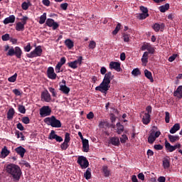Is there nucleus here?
Masks as SVG:
<instances>
[{"label": "nucleus", "instance_id": "obj_1", "mask_svg": "<svg viewBox=\"0 0 182 182\" xmlns=\"http://www.w3.org/2000/svg\"><path fill=\"white\" fill-rule=\"evenodd\" d=\"M114 77V75H112V72H108L105 75V77L102 83L100 84L99 86L95 87V90H98L99 92L104 93L105 95L107 94V90L110 87L111 80Z\"/></svg>", "mask_w": 182, "mask_h": 182}, {"label": "nucleus", "instance_id": "obj_2", "mask_svg": "<svg viewBox=\"0 0 182 182\" xmlns=\"http://www.w3.org/2000/svg\"><path fill=\"white\" fill-rule=\"evenodd\" d=\"M6 172L11 175L14 181H18L22 176L21 167L16 164H10L6 167Z\"/></svg>", "mask_w": 182, "mask_h": 182}, {"label": "nucleus", "instance_id": "obj_3", "mask_svg": "<svg viewBox=\"0 0 182 182\" xmlns=\"http://www.w3.org/2000/svg\"><path fill=\"white\" fill-rule=\"evenodd\" d=\"M44 122L47 124L48 126H50L54 128H60L62 127V123L60 120L56 119L54 115H52L51 117H46L44 119Z\"/></svg>", "mask_w": 182, "mask_h": 182}, {"label": "nucleus", "instance_id": "obj_4", "mask_svg": "<svg viewBox=\"0 0 182 182\" xmlns=\"http://www.w3.org/2000/svg\"><path fill=\"white\" fill-rule=\"evenodd\" d=\"M22 54L23 51L21 47L16 46L15 48H13V47H11V48L9 50V52L6 55L9 56L15 55L16 58L21 59Z\"/></svg>", "mask_w": 182, "mask_h": 182}, {"label": "nucleus", "instance_id": "obj_5", "mask_svg": "<svg viewBox=\"0 0 182 182\" xmlns=\"http://www.w3.org/2000/svg\"><path fill=\"white\" fill-rule=\"evenodd\" d=\"M43 53L41 46H36L35 49L30 52L28 54H26V57L28 58H37L38 56H41Z\"/></svg>", "mask_w": 182, "mask_h": 182}, {"label": "nucleus", "instance_id": "obj_6", "mask_svg": "<svg viewBox=\"0 0 182 182\" xmlns=\"http://www.w3.org/2000/svg\"><path fill=\"white\" fill-rule=\"evenodd\" d=\"M77 163L80 164L82 169H85L89 166V161L86 157H84V156H80Z\"/></svg>", "mask_w": 182, "mask_h": 182}, {"label": "nucleus", "instance_id": "obj_7", "mask_svg": "<svg viewBox=\"0 0 182 182\" xmlns=\"http://www.w3.org/2000/svg\"><path fill=\"white\" fill-rule=\"evenodd\" d=\"M51 112L52 109L49 106H43L39 109V114L41 117L50 116Z\"/></svg>", "mask_w": 182, "mask_h": 182}, {"label": "nucleus", "instance_id": "obj_8", "mask_svg": "<svg viewBox=\"0 0 182 182\" xmlns=\"http://www.w3.org/2000/svg\"><path fill=\"white\" fill-rule=\"evenodd\" d=\"M83 60L82 56H79L77 60H75L74 61L68 63V65L72 69H77V65H81Z\"/></svg>", "mask_w": 182, "mask_h": 182}, {"label": "nucleus", "instance_id": "obj_9", "mask_svg": "<svg viewBox=\"0 0 182 182\" xmlns=\"http://www.w3.org/2000/svg\"><path fill=\"white\" fill-rule=\"evenodd\" d=\"M181 147V145L180 143L176 144V145L175 146H172L167 140L165 141V148L169 152H173L176 151L178 148L179 149Z\"/></svg>", "mask_w": 182, "mask_h": 182}, {"label": "nucleus", "instance_id": "obj_10", "mask_svg": "<svg viewBox=\"0 0 182 182\" xmlns=\"http://www.w3.org/2000/svg\"><path fill=\"white\" fill-rule=\"evenodd\" d=\"M46 25L49 27H53V30H57L58 28L60 26L59 23L58 22H55L53 19L51 18H48L46 21Z\"/></svg>", "mask_w": 182, "mask_h": 182}, {"label": "nucleus", "instance_id": "obj_11", "mask_svg": "<svg viewBox=\"0 0 182 182\" xmlns=\"http://www.w3.org/2000/svg\"><path fill=\"white\" fill-rule=\"evenodd\" d=\"M41 97V100L46 102V103H50V102H51L52 100L51 95L47 90L42 92Z\"/></svg>", "mask_w": 182, "mask_h": 182}, {"label": "nucleus", "instance_id": "obj_12", "mask_svg": "<svg viewBox=\"0 0 182 182\" xmlns=\"http://www.w3.org/2000/svg\"><path fill=\"white\" fill-rule=\"evenodd\" d=\"M48 139H50V140L55 139L58 143H61V141H63L62 136H60L58 134H55V132L54 130L50 131V132L49 134Z\"/></svg>", "mask_w": 182, "mask_h": 182}, {"label": "nucleus", "instance_id": "obj_13", "mask_svg": "<svg viewBox=\"0 0 182 182\" xmlns=\"http://www.w3.org/2000/svg\"><path fill=\"white\" fill-rule=\"evenodd\" d=\"M65 63H66V58L65 57H62L60 60V62H58V64L56 65V66L55 68V71L57 73H59L62 72L63 70H61V68ZM60 70H61V71H60Z\"/></svg>", "mask_w": 182, "mask_h": 182}, {"label": "nucleus", "instance_id": "obj_14", "mask_svg": "<svg viewBox=\"0 0 182 182\" xmlns=\"http://www.w3.org/2000/svg\"><path fill=\"white\" fill-rule=\"evenodd\" d=\"M62 83H60V92H63L65 95H68L69 92H70V89L69 87L66 85V80H63Z\"/></svg>", "mask_w": 182, "mask_h": 182}, {"label": "nucleus", "instance_id": "obj_15", "mask_svg": "<svg viewBox=\"0 0 182 182\" xmlns=\"http://www.w3.org/2000/svg\"><path fill=\"white\" fill-rule=\"evenodd\" d=\"M47 75L52 80H55L57 77V74L54 71V68L53 67H49L47 70Z\"/></svg>", "mask_w": 182, "mask_h": 182}, {"label": "nucleus", "instance_id": "obj_16", "mask_svg": "<svg viewBox=\"0 0 182 182\" xmlns=\"http://www.w3.org/2000/svg\"><path fill=\"white\" fill-rule=\"evenodd\" d=\"M121 64L118 62H110L109 63V69L110 70H115L117 72L121 71Z\"/></svg>", "mask_w": 182, "mask_h": 182}, {"label": "nucleus", "instance_id": "obj_17", "mask_svg": "<svg viewBox=\"0 0 182 182\" xmlns=\"http://www.w3.org/2000/svg\"><path fill=\"white\" fill-rule=\"evenodd\" d=\"M166 27L165 23H155L154 25L152 26L153 29L156 31V32H159V30L161 31H163L164 30V28Z\"/></svg>", "mask_w": 182, "mask_h": 182}, {"label": "nucleus", "instance_id": "obj_18", "mask_svg": "<svg viewBox=\"0 0 182 182\" xmlns=\"http://www.w3.org/2000/svg\"><path fill=\"white\" fill-rule=\"evenodd\" d=\"M14 151L20 156L21 158H23L25 154L26 153V149L22 146H18L14 149Z\"/></svg>", "mask_w": 182, "mask_h": 182}, {"label": "nucleus", "instance_id": "obj_19", "mask_svg": "<svg viewBox=\"0 0 182 182\" xmlns=\"http://www.w3.org/2000/svg\"><path fill=\"white\" fill-rule=\"evenodd\" d=\"M151 115L145 112L141 119L143 124L145 125H147L151 122Z\"/></svg>", "mask_w": 182, "mask_h": 182}, {"label": "nucleus", "instance_id": "obj_20", "mask_svg": "<svg viewBox=\"0 0 182 182\" xmlns=\"http://www.w3.org/2000/svg\"><path fill=\"white\" fill-rule=\"evenodd\" d=\"M16 21V16L14 15H10L9 17L5 18L4 21V23L5 25L9 24V23H14Z\"/></svg>", "mask_w": 182, "mask_h": 182}, {"label": "nucleus", "instance_id": "obj_21", "mask_svg": "<svg viewBox=\"0 0 182 182\" xmlns=\"http://www.w3.org/2000/svg\"><path fill=\"white\" fill-rule=\"evenodd\" d=\"M109 143L115 146H119L120 145L119 137L117 136L111 137L109 139Z\"/></svg>", "mask_w": 182, "mask_h": 182}, {"label": "nucleus", "instance_id": "obj_22", "mask_svg": "<svg viewBox=\"0 0 182 182\" xmlns=\"http://www.w3.org/2000/svg\"><path fill=\"white\" fill-rule=\"evenodd\" d=\"M10 153H11V151H9V150L7 149V147L4 146L1 150V152L0 154V158L5 159L6 156H8L9 155Z\"/></svg>", "mask_w": 182, "mask_h": 182}, {"label": "nucleus", "instance_id": "obj_23", "mask_svg": "<svg viewBox=\"0 0 182 182\" xmlns=\"http://www.w3.org/2000/svg\"><path fill=\"white\" fill-rule=\"evenodd\" d=\"M83 151L87 153L90 149L89 141L87 139H83L82 141Z\"/></svg>", "mask_w": 182, "mask_h": 182}, {"label": "nucleus", "instance_id": "obj_24", "mask_svg": "<svg viewBox=\"0 0 182 182\" xmlns=\"http://www.w3.org/2000/svg\"><path fill=\"white\" fill-rule=\"evenodd\" d=\"M144 75H145V77L146 78H148V80L151 82H154V78H153V75H152V73L149 71L148 69H145V71H144Z\"/></svg>", "mask_w": 182, "mask_h": 182}, {"label": "nucleus", "instance_id": "obj_25", "mask_svg": "<svg viewBox=\"0 0 182 182\" xmlns=\"http://www.w3.org/2000/svg\"><path fill=\"white\" fill-rule=\"evenodd\" d=\"M181 129L180 124L176 123L175 124L172 128L170 129V134H176L178 130Z\"/></svg>", "mask_w": 182, "mask_h": 182}, {"label": "nucleus", "instance_id": "obj_26", "mask_svg": "<svg viewBox=\"0 0 182 182\" xmlns=\"http://www.w3.org/2000/svg\"><path fill=\"white\" fill-rule=\"evenodd\" d=\"M64 43L68 49H72L74 47V41L70 38L66 39L64 41Z\"/></svg>", "mask_w": 182, "mask_h": 182}, {"label": "nucleus", "instance_id": "obj_27", "mask_svg": "<svg viewBox=\"0 0 182 182\" xmlns=\"http://www.w3.org/2000/svg\"><path fill=\"white\" fill-rule=\"evenodd\" d=\"M156 137L154 136V131H152L151 134H149V136L148 137V143L149 144H153L154 141H156Z\"/></svg>", "mask_w": 182, "mask_h": 182}, {"label": "nucleus", "instance_id": "obj_28", "mask_svg": "<svg viewBox=\"0 0 182 182\" xmlns=\"http://www.w3.org/2000/svg\"><path fill=\"white\" fill-rule=\"evenodd\" d=\"M14 114H15L14 109V108L9 109V112H7V119L12 120Z\"/></svg>", "mask_w": 182, "mask_h": 182}, {"label": "nucleus", "instance_id": "obj_29", "mask_svg": "<svg viewBox=\"0 0 182 182\" xmlns=\"http://www.w3.org/2000/svg\"><path fill=\"white\" fill-rule=\"evenodd\" d=\"M142 63H145L147 64L149 62V52L148 51H145L144 53V55L141 59Z\"/></svg>", "mask_w": 182, "mask_h": 182}, {"label": "nucleus", "instance_id": "obj_30", "mask_svg": "<svg viewBox=\"0 0 182 182\" xmlns=\"http://www.w3.org/2000/svg\"><path fill=\"white\" fill-rule=\"evenodd\" d=\"M168 139L170 141V143H176V141H178L180 139V137L178 135H168Z\"/></svg>", "mask_w": 182, "mask_h": 182}, {"label": "nucleus", "instance_id": "obj_31", "mask_svg": "<svg viewBox=\"0 0 182 182\" xmlns=\"http://www.w3.org/2000/svg\"><path fill=\"white\" fill-rule=\"evenodd\" d=\"M15 29L17 31H25V26L22 24V22H18L16 24Z\"/></svg>", "mask_w": 182, "mask_h": 182}, {"label": "nucleus", "instance_id": "obj_32", "mask_svg": "<svg viewBox=\"0 0 182 182\" xmlns=\"http://www.w3.org/2000/svg\"><path fill=\"white\" fill-rule=\"evenodd\" d=\"M170 159L168 157L165 158L163 160V167L164 168H168L170 167Z\"/></svg>", "mask_w": 182, "mask_h": 182}, {"label": "nucleus", "instance_id": "obj_33", "mask_svg": "<svg viewBox=\"0 0 182 182\" xmlns=\"http://www.w3.org/2000/svg\"><path fill=\"white\" fill-rule=\"evenodd\" d=\"M117 129V132L118 134H122V133H123L124 132V126L122 124H121L120 122H118L116 124Z\"/></svg>", "mask_w": 182, "mask_h": 182}, {"label": "nucleus", "instance_id": "obj_34", "mask_svg": "<svg viewBox=\"0 0 182 182\" xmlns=\"http://www.w3.org/2000/svg\"><path fill=\"white\" fill-rule=\"evenodd\" d=\"M102 173H104L105 177H108L110 176V171L108 169L107 166H102Z\"/></svg>", "mask_w": 182, "mask_h": 182}, {"label": "nucleus", "instance_id": "obj_35", "mask_svg": "<svg viewBox=\"0 0 182 182\" xmlns=\"http://www.w3.org/2000/svg\"><path fill=\"white\" fill-rule=\"evenodd\" d=\"M170 6L168 4H166L165 5H162L159 6V11L161 13H165L168 10Z\"/></svg>", "mask_w": 182, "mask_h": 182}, {"label": "nucleus", "instance_id": "obj_36", "mask_svg": "<svg viewBox=\"0 0 182 182\" xmlns=\"http://www.w3.org/2000/svg\"><path fill=\"white\" fill-rule=\"evenodd\" d=\"M46 20H47V14L46 12H44V14L40 16L39 24L45 23Z\"/></svg>", "mask_w": 182, "mask_h": 182}, {"label": "nucleus", "instance_id": "obj_37", "mask_svg": "<svg viewBox=\"0 0 182 182\" xmlns=\"http://www.w3.org/2000/svg\"><path fill=\"white\" fill-rule=\"evenodd\" d=\"M84 176H85L86 180H89V179L91 178L92 173H91V168H87L86 171L84 173Z\"/></svg>", "mask_w": 182, "mask_h": 182}, {"label": "nucleus", "instance_id": "obj_38", "mask_svg": "<svg viewBox=\"0 0 182 182\" xmlns=\"http://www.w3.org/2000/svg\"><path fill=\"white\" fill-rule=\"evenodd\" d=\"M15 134H16L17 139L21 138V141L25 140V136L22 134V132H21L19 131H16Z\"/></svg>", "mask_w": 182, "mask_h": 182}, {"label": "nucleus", "instance_id": "obj_39", "mask_svg": "<svg viewBox=\"0 0 182 182\" xmlns=\"http://www.w3.org/2000/svg\"><path fill=\"white\" fill-rule=\"evenodd\" d=\"M49 92L52 94L53 97H58V92L55 89L52 88V87H48Z\"/></svg>", "mask_w": 182, "mask_h": 182}, {"label": "nucleus", "instance_id": "obj_40", "mask_svg": "<svg viewBox=\"0 0 182 182\" xmlns=\"http://www.w3.org/2000/svg\"><path fill=\"white\" fill-rule=\"evenodd\" d=\"M178 94L181 95V98H182V85L178 86L177 90L173 92L174 96H177Z\"/></svg>", "mask_w": 182, "mask_h": 182}, {"label": "nucleus", "instance_id": "obj_41", "mask_svg": "<svg viewBox=\"0 0 182 182\" xmlns=\"http://www.w3.org/2000/svg\"><path fill=\"white\" fill-rule=\"evenodd\" d=\"M122 25L120 23H117V26L115 27V29L112 31V35L116 36L117 33L121 30Z\"/></svg>", "mask_w": 182, "mask_h": 182}, {"label": "nucleus", "instance_id": "obj_42", "mask_svg": "<svg viewBox=\"0 0 182 182\" xmlns=\"http://www.w3.org/2000/svg\"><path fill=\"white\" fill-rule=\"evenodd\" d=\"M132 75L134 76H139L141 75V73L139 68H134L132 70Z\"/></svg>", "mask_w": 182, "mask_h": 182}, {"label": "nucleus", "instance_id": "obj_43", "mask_svg": "<svg viewBox=\"0 0 182 182\" xmlns=\"http://www.w3.org/2000/svg\"><path fill=\"white\" fill-rule=\"evenodd\" d=\"M130 38H131V35L127 33H123V39L124 42H129L130 41Z\"/></svg>", "mask_w": 182, "mask_h": 182}, {"label": "nucleus", "instance_id": "obj_44", "mask_svg": "<svg viewBox=\"0 0 182 182\" xmlns=\"http://www.w3.org/2000/svg\"><path fill=\"white\" fill-rule=\"evenodd\" d=\"M17 73H14V75H11V77H9L8 80L10 82H15L17 80Z\"/></svg>", "mask_w": 182, "mask_h": 182}, {"label": "nucleus", "instance_id": "obj_45", "mask_svg": "<svg viewBox=\"0 0 182 182\" xmlns=\"http://www.w3.org/2000/svg\"><path fill=\"white\" fill-rule=\"evenodd\" d=\"M70 141V134L69 132H65L64 142L69 144Z\"/></svg>", "mask_w": 182, "mask_h": 182}, {"label": "nucleus", "instance_id": "obj_46", "mask_svg": "<svg viewBox=\"0 0 182 182\" xmlns=\"http://www.w3.org/2000/svg\"><path fill=\"white\" fill-rule=\"evenodd\" d=\"M149 16V14H144V13H142V14H140L139 15L138 18H139V20H144V19H146V18H148Z\"/></svg>", "mask_w": 182, "mask_h": 182}, {"label": "nucleus", "instance_id": "obj_47", "mask_svg": "<svg viewBox=\"0 0 182 182\" xmlns=\"http://www.w3.org/2000/svg\"><path fill=\"white\" fill-rule=\"evenodd\" d=\"M147 50H148V53L154 54V53H155L154 47H153L151 45H150V43H149Z\"/></svg>", "mask_w": 182, "mask_h": 182}, {"label": "nucleus", "instance_id": "obj_48", "mask_svg": "<svg viewBox=\"0 0 182 182\" xmlns=\"http://www.w3.org/2000/svg\"><path fill=\"white\" fill-rule=\"evenodd\" d=\"M18 112H21L22 114H25V113L26 112V109L24 106L19 105L18 106Z\"/></svg>", "mask_w": 182, "mask_h": 182}, {"label": "nucleus", "instance_id": "obj_49", "mask_svg": "<svg viewBox=\"0 0 182 182\" xmlns=\"http://www.w3.org/2000/svg\"><path fill=\"white\" fill-rule=\"evenodd\" d=\"M68 146H69L67 142H65V141L63 143H62L61 145H60V148L63 151L67 150Z\"/></svg>", "mask_w": 182, "mask_h": 182}, {"label": "nucleus", "instance_id": "obj_50", "mask_svg": "<svg viewBox=\"0 0 182 182\" xmlns=\"http://www.w3.org/2000/svg\"><path fill=\"white\" fill-rule=\"evenodd\" d=\"M1 39L3 41H8L10 39V35L9 33H6L1 36Z\"/></svg>", "mask_w": 182, "mask_h": 182}, {"label": "nucleus", "instance_id": "obj_51", "mask_svg": "<svg viewBox=\"0 0 182 182\" xmlns=\"http://www.w3.org/2000/svg\"><path fill=\"white\" fill-rule=\"evenodd\" d=\"M31 49L32 46L30 43H28L26 46H24V51L26 53H29Z\"/></svg>", "mask_w": 182, "mask_h": 182}, {"label": "nucleus", "instance_id": "obj_52", "mask_svg": "<svg viewBox=\"0 0 182 182\" xmlns=\"http://www.w3.org/2000/svg\"><path fill=\"white\" fill-rule=\"evenodd\" d=\"M127 140H128V138L126 134H123L122 137L120 138V141L122 144H126Z\"/></svg>", "mask_w": 182, "mask_h": 182}, {"label": "nucleus", "instance_id": "obj_53", "mask_svg": "<svg viewBox=\"0 0 182 182\" xmlns=\"http://www.w3.org/2000/svg\"><path fill=\"white\" fill-rule=\"evenodd\" d=\"M28 20V16H23V18H21V23L23 25V26H25V25L27 24Z\"/></svg>", "mask_w": 182, "mask_h": 182}, {"label": "nucleus", "instance_id": "obj_54", "mask_svg": "<svg viewBox=\"0 0 182 182\" xmlns=\"http://www.w3.org/2000/svg\"><path fill=\"white\" fill-rule=\"evenodd\" d=\"M165 122L166 123L170 122V114L168 112H165Z\"/></svg>", "mask_w": 182, "mask_h": 182}, {"label": "nucleus", "instance_id": "obj_55", "mask_svg": "<svg viewBox=\"0 0 182 182\" xmlns=\"http://www.w3.org/2000/svg\"><path fill=\"white\" fill-rule=\"evenodd\" d=\"M140 10L142 13H144L145 14H149V9L147 8H145V6H141Z\"/></svg>", "mask_w": 182, "mask_h": 182}, {"label": "nucleus", "instance_id": "obj_56", "mask_svg": "<svg viewBox=\"0 0 182 182\" xmlns=\"http://www.w3.org/2000/svg\"><path fill=\"white\" fill-rule=\"evenodd\" d=\"M89 48H90V49H94V48H96V43H95V41H91L90 42Z\"/></svg>", "mask_w": 182, "mask_h": 182}, {"label": "nucleus", "instance_id": "obj_57", "mask_svg": "<svg viewBox=\"0 0 182 182\" xmlns=\"http://www.w3.org/2000/svg\"><path fill=\"white\" fill-rule=\"evenodd\" d=\"M22 122L28 124L30 123V119L28 117H24L22 118Z\"/></svg>", "mask_w": 182, "mask_h": 182}, {"label": "nucleus", "instance_id": "obj_58", "mask_svg": "<svg viewBox=\"0 0 182 182\" xmlns=\"http://www.w3.org/2000/svg\"><path fill=\"white\" fill-rule=\"evenodd\" d=\"M177 56H178V54L172 55L171 56L169 57L168 61L173 62V60H175L176 59Z\"/></svg>", "mask_w": 182, "mask_h": 182}, {"label": "nucleus", "instance_id": "obj_59", "mask_svg": "<svg viewBox=\"0 0 182 182\" xmlns=\"http://www.w3.org/2000/svg\"><path fill=\"white\" fill-rule=\"evenodd\" d=\"M16 128L18 129L21 132H23V130L25 129L24 127L22 125L21 123L17 124H16Z\"/></svg>", "mask_w": 182, "mask_h": 182}, {"label": "nucleus", "instance_id": "obj_60", "mask_svg": "<svg viewBox=\"0 0 182 182\" xmlns=\"http://www.w3.org/2000/svg\"><path fill=\"white\" fill-rule=\"evenodd\" d=\"M21 6H22V9L23 10H28V7H29V5L28 3L26 2H23L22 4H21Z\"/></svg>", "mask_w": 182, "mask_h": 182}, {"label": "nucleus", "instance_id": "obj_61", "mask_svg": "<svg viewBox=\"0 0 182 182\" xmlns=\"http://www.w3.org/2000/svg\"><path fill=\"white\" fill-rule=\"evenodd\" d=\"M154 149L156 150V151H161V150H163V146L160 145V144H158V145H155L154 146Z\"/></svg>", "mask_w": 182, "mask_h": 182}, {"label": "nucleus", "instance_id": "obj_62", "mask_svg": "<svg viewBox=\"0 0 182 182\" xmlns=\"http://www.w3.org/2000/svg\"><path fill=\"white\" fill-rule=\"evenodd\" d=\"M87 118L89 119V120H91L92 119L94 118V114L92 112H90L89 114H87Z\"/></svg>", "mask_w": 182, "mask_h": 182}, {"label": "nucleus", "instance_id": "obj_63", "mask_svg": "<svg viewBox=\"0 0 182 182\" xmlns=\"http://www.w3.org/2000/svg\"><path fill=\"white\" fill-rule=\"evenodd\" d=\"M68 6V4L67 3H64V4H60V8L63 10H67Z\"/></svg>", "mask_w": 182, "mask_h": 182}, {"label": "nucleus", "instance_id": "obj_64", "mask_svg": "<svg viewBox=\"0 0 182 182\" xmlns=\"http://www.w3.org/2000/svg\"><path fill=\"white\" fill-rule=\"evenodd\" d=\"M159 182H166V177L164 176H159L157 179Z\"/></svg>", "mask_w": 182, "mask_h": 182}]
</instances>
